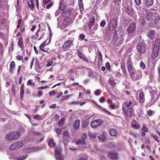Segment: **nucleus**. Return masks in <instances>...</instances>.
Instances as JSON below:
<instances>
[{
  "label": "nucleus",
  "mask_w": 160,
  "mask_h": 160,
  "mask_svg": "<svg viewBox=\"0 0 160 160\" xmlns=\"http://www.w3.org/2000/svg\"><path fill=\"white\" fill-rule=\"evenodd\" d=\"M132 102L131 101L125 102L123 103L122 105V108L123 112H126L127 110L132 107L131 105Z\"/></svg>",
  "instance_id": "obj_9"
},
{
  "label": "nucleus",
  "mask_w": 160,
  "mask_h": 160,
  "mask_svg": "<svg viewBox=\"0 0 160 160\" xmlns=\"http://www.w3.org/2000/svg\"><path fill=\"white\" fill-rule=\"evenodd\" d=\"M159 49V47H154L152 50V57L154 58H157L158 55V50Z\"/></svg>",
  "instance_id": "obj_14"
},
{
  "label": "nucleus",
  "mask_w": 160,
  "mask_h": 160,
  "mask_svg": "<svg viewBox=\"0 0 160 160\" xmlns=\"http://www.w3.org/2000/svg\"><path fill=\"white\" fill-rule=\"evenodd\" d=\"M130 75L136 79H139L141 77V73L140 71H138L136 72V71H128Z\"/></svg>",
  "instance_id": "obj_7"
},
{
  "label": "nucleus",
  "mask_w": 160,
  "mask_h": 160,
  "mask_svg": "<svg viewBox=\"0 0 160 160\" xmlns=\"http://www.w3.org/2000/svg\"><path fill=\"white\" fill-rule=\"evenodd\" d=\"M78 160H87V157L86 156H83L80 157Z\"/></svg>",
  "instance_id": "obj_45"
},
{
  "label": "nucleus",
  "mask_w": 160,
  "mask_h": 160,
  "mask_svg": "<svg viewBox=\"0 0 160 160\" xmlns=\"http://www.w3.org/2000/svg\"><path fill=\"white\" fill-rule=\"evenodd\" d=\"M156 32L153 30H151L149 31L147 34V36L151 40L153 39L155 36Z\"/></svg>",
  "instance_id": "obj_15"
},
{
  "label": "nucleus",
  "mask_w": 160,
  "mask_h": 160,
  "mask_svg": "<svg viewBox=\"0 0 160 160\" xmlns=\"http://www.w3.org/2000/svg\"><path fill=\"white\" fill-rule=\"evenodd\" d=\"M107 136V133L105 132H103L102 133V138H101L100 136H98V138L99 139L100 142H103L106 140Z\"/></svg>",
  "instance_id": "obj_18"
},
{
  "label": "nucleus",
  "mask_w": 160,
  "mask_h": 160,
  "mask_svg": "<svg viewBox=\"0 0 160 160\" xmlns=\"http://www.w3.org/2000/svg\"><path fill=\"white\" fill-rule=\"evenodd\" d=\"M65 119L63 118H62L61 120L58 122V124L59 126H62L64 123Z\"/></svg>",
  "instance_id": "obj_36"
},
{
  "label": "nucleus",
  "mask_w": 160,
  "mask_h": 160,
  "mask_svg": "<svg viewBox=\"0 0 160 160\" xmlns=\"http://www.w3.org/2000/svg\"><path fill=\"white\" fill-rule=\"evenodd\" d=\"M55 131L56 133L58 135L61 134L62 131L60 129L57 128L55 130Z\"/></svg>",
  "instance_id": "obj_46"
},
{
  "label": "nucleus",
  "mask_w": 160,
  "mask_h": 160,
  "mask_svg": "<svg viewBox=\"0 0 160 160\" xmlns=\"http://www.w3.org/2000/svg\"><path fill=\"white\" fill-rule=\"evenodd\" d=\"M145 18L148 21L152 20V17L151 14L150 13H147L145 16Z\"/></svg>",
  "instance_id": "obj_34"
},
{
  "label": "nucleus",
  "mask_w": 160,
  "mask_h": 160,
  "mask_svg": "<svg viewBox=\"0 0 160 160\" xmlns=\"http://www.w3.org/2000/svg\"><path fill=\"white\" fill-rule=\"evenodd\" d=\"M134 110L132 107H131L130 108L127 110L126 112H124L127 116L128 117H131L132 114L134 112Z\"/></svg>",
  "instance_id": "obj_17"
},
{
  "label": "nucleus",
  "mask_w": 160,
  "mask_h": 160,
  "mask_svg": "<svg viewBox=\"0 0 160 160\" xmlns=\"http://www.w3.org/2000/svg\"><path fill=\"white\" fill-rule=\"evenodd\" d=\"M154 0H144V3L146 7H150L153 4Z\"/></svg>",
  "instance_id": "obj_20"
},
{
  "label": "nucleus",
  "mask_w": 160,
  "mask_h": 160,
  "mask_svg": "<svg viewBox=\"0 0 160 160\" xmlns=\"http://www.w3.org/2000/svg\"><path fill=\"white\" fill-rule=\"evenodd\" d=\"M127 65L128 70H131L132 68V64L131 60L128 61L127 62Z\"/></svg>",
  "instance_id": "obj_30"
},
{
  "label": "nucleus",
  "mask_w": 160,
  "mask_h": 160,
  "mask_svg": "<svg viewBox=\"0 0 160 160\" xmlns=\"http://www.w3.org/2000/svg\"><path fill=\"white\" fill-rule=\"evenodd\" d=\"M56 93V92L54 90H52L50 91L49 93V95H55V94Z\"/></svg>",
  "instance_id": "obj_50"
},
{
  "label": "nucleus",
  "mask_w": 160,
  "mask_h": 160,
  "mask_svg": "<svg viewBox=\"0 0 160 160\" xmlns=\"http://www.w3.org/2000/svg\"><path fill=\"white\" fill-rule=\"evenodd\" d=\"M71 19L70 17H66L63 22V24L65 27H67L71 23Z\"/></svg>",
  "instance_id": "obj_16"
},
{
  "label": "nucleus",
  "mask_w": 160,
  "mask_h": 160,
  "mask_svg": "<svg viewBox=\"0 0 160 160\" xmlns=\"http://www.w3.org/2000/svg\"><path fill=\"white\" fill-rule=\"evenodd\" d=\"M20 135V133L18 131L12 132L7 134L6 138L9 141L14 140L19 138Z\"/></svg>",
  "instance_id": "obj_1"
},
{
  "label": "nucleus",
  "mask_w": 160,
  "mask_h": 160,
  "mask_svg": "<svg viewBox=\"0 0 160 160\" xmlns=\"http://www.w3.org/2000/svg\"><path fill=\"white\" fill-rule=\"evenodd\" d=\"M80 120L77 119L74 122L73 124V128L75 129H77L80 126Z\"/></svg>",
  "instance_id": "obj_24"
},
{
  "label": "nucleus",
  "mask_w": 160,
  "mask_h": 160,
  "mask_svg": "<svg viewBox=\"0 0 160 160\" xmlns=\"http://www.w3.org/2000/svg\"><path fill=\"white\" fill-rule=\"evenodd\" d=\"M65 13L67 15V16H69L70 17H74L76 14V12L73 11V9L72 8H66L62 14Z\"/></svg>",
  "instance_id": "obj_6"
},
{
  "label": "nucleus",
  "mask_w": 160,
  "mask_h": 160,
  "mask_svg": "<svg viewBox=\"0 0 160 160\" xmlns=\"http://www.w3.org/2000/svg\"><path fill=\"white\" fill-rule=\"evenodd\" d=\"M53 3L52 2H51L48 4L46 6V8L48 9H49L52 5Z\"/></svg>",
  "instance_id": "obj_51"
},
{
  "label": "nucleus",
  "mask_w": 160,
  "mask_h": 160,
  "mask_svg": "<svg viewBox=\"0 0 160 160\" xmlns=\"http://www.w3.org/2000/svg\"><path fill=\"white\" fill-rule=\"evenodd\" d=\"M24 93V89H21L20 95V97L21 98H23Z\"/></svg>",
  "instance_id": "obj_44"
},
{
  "label": "nucleus",
  "mask_w": 160,
  "mask_h": 160,
  "mask_svg": "<svg viewBox=\"0 0 160 160\" xmlns=\"http://www.w3.org/2000/svg\"><path fill=\"white\" fill-rule=\"evenodd\" d=\"M95 22L94 18H92L90 20V21L88 22V24L89 28L91 29L92 33H94L95 31H96L98 27V25L97 24L94 25Z\"/></svg>",
  "instance_id": "obj_3"
},
{
  "label": "nucleus",
  "mask_w": 160,
  "mask_h": 160,
  "mask_svg": "<svg viewBox=\"0 0 160 160\" xmlns=\"http://www.w3.org/2000/svg\"><path fill=\"white\" fill-rule=\"evenodd\" d=\"M146 44L143 42H141L137 45V48L138 52L140 54H143L146 51Z\"/></svg>",
  "instance_id": "obj_2"
},
{
  "label": "nucleus",
  "mask_w": 160,
  "mask_h": 160,
  "mask_svg": "<svg viewBox=\"0 0 160 160\" xmlns=\"http://www.w3.org/2000/svg\"><path fill=\"white\" fill-rule=\"evenodd\" d=\"M28 156L27 155H22L18 157L17 158V160H24L26 159Z\"/></svg>",
  "instance_id": "obj_35"
},
{
  "label": "nucleus",
  "mask_w": 160,
  "mask_h": 160,
  "mask_svg": "<svg viewBox=\"0 0 160 160\" xmlns=\"http://www.w3.org/2000/svg\"><path fill=\"white\" fill-rule=\"evenodd\" d=\"M121 0H115L113 3L115 7L117 9L120 8Z\"/></svg>",
  "instance_id": "obj_23"
},
{
  "label": "nucleus",
  "mask_w": 160,
  "mask_h": 160,
  "mask_svg": "<svg viewBox=\"0 0 160 160\" xmlns=\"http://www.w3.org/2000/svg\"><path fill=\"white\" fill-rule=\"evenodd\" d=\"M53 62L52 61H51L49 62L46 65V67H49V66H51L52 64H53Z\"/></svg>",
  "instance_id": "obj_57"
},
{
  "label": "nucleus",
  "mask_w": 160,
  "mask_h": 160,
  "mask_svg": "<svg viewBox=\"0 0 160 160\" xmlns=\"http://www.w3.org/2000/svg\"><path fill=\"white\" fill-rule=\"evenodd\" d=\"M28 6L32 10H33L34 8V3L33 0H29V2H28Z\"/></svg>",
  "instance_id": "obj_26"
},
{
  "label": "nucleus",
  "mask_w": 160,
  "mask_h": 160,
  "mask_svg": "<svg viewBox=\"0 0 160 160\" xmlns=\"http://www.w3.org/2000/svg\"><path fill=\"white\" fill-rule=\"evenodd\" d=\"M48 145L51 147H54L55 145V143L52 139H51L48 143Z\"/></svg>",
  "instance_id": "obj_32"
},
{
  "label": "nucleus",
  "mask_w": 160,
  "mask_h": 160,
  "mask_svg": "<svg viewBox=\"0 0 160 160\" xmlns=\"http://www.w3.org/2000/svg\"><path fill=\"white\" fill-rule=\"evenodd\" d=\"M18 46L22 48L23 47V40L22 38H20L18 39Z\"/></svg>",
  "instance_id": "obj_29"
},
{
  "label": "nucleus",
  "mask_w": 160,
  "mask_h": 160,
  "mask_svg": "<svg viewBox=\"0 0 160 160\" xmlns=\"http://www.w3.org/2000/svg\"><path fill=\"white\" fill-rule=\"evenodd\" d=\"M46 42L47 41H45L42 42L39 46V47H43L44 46L48 44V43L46 44Z\"/></svg>",
  "instance_id": "obj_47"
},
{
  "label": "nucleus",
  "mask_w": 160,
  "mask_h": 160,
  "mask_svg": "<svg viewBox=\"0 0 160 160\" xmlns=\"http://www.w3.org/2000/svg\"><path fill=\"white\" fill-rule=\"evenodd\" d=\"M100 92L99 90H97L95 92V94L97 96H98L100 94Z\"/></svg>",
  "instance_id": "obj_62"
},
{
  "label": "nucleus",
  "mask_w": 160,
  "mask_h": 160,
  "mask_svg": "<svg viewBox=\"0 0 160 160\" xmlns=\"http://www.w3.org/2000/svg\"><path fill=\"white\" fill-rule=\"evenodd\" d=\"M51 0H43V4L44 5H46L47 3L49 2Z\"/></svg>",
  "instance_id": "obj_52"
},
{
  "label": "nucleus",
  "mask_w": 160,
  "mask_h": 160,
  "mask_svg": "<svg viewBox=\"0 0 160 160\" xmlns=\"http://www.w3.org/2000/svg\"><path fill=\"white\" fill-rule=\"evenodd\" d=\"M33 133L34 135L36 136H40L41 134L40 132L37 131H33Z\"/></svg>",
  "instance_id": "obj_49"
},
{
  "label": "nucleus",
  "mask_w": 160,
  "mask_h": 160,
  "mask_svg": "<svg viewBox=\"0 0 160 160\" xmlns=\"http://www.w3.org/2000/svg\"><path fill=\"white\" fill-rule=\"evenodd\" d=\"M110 134L111 136L115 137H117L118 135V133L114 129H111L110 130Z\"/></svg>",
  "instance_id": "obj_21"
},
{
  "label": "nucleus",
  "mask_w": 160,
  "mask_h": 160,
  "mask_svg": "<svg viewBox=\"0 0 160 160\" xmlns=\"http://www.w3.org/2000/svg\"><path fill=\"white\" fill-rule=\"evenodd\" d=\"M108 157L112 159H116L118 158L117 153L116 152H109L108 154Z\"/></svg>",
  "instance_id": "obj_13"
},
{
  "label": "nucleus",
  "mask_w": 160,
  "mask_h": 160,
  "mask_svg": "<svg viewBox=\"0 0 160 160\" xmlns=\"http://www.w3.org/2000/svg\"><path fill=\"white\" fill-rule=\"evenodd\" d=\"M136 3L137 5H139L141 4V0H135Z\"/></svg>",
  "instance_id": "obj_58"
},
{
  "label": "nucleus",
  "mask_w": 160,
  "mask_h": 160,
  "mask_svg": "<svg viewBox=\"0 0 160 160\" xmlns=\"http://www.w3.org/2000/svg\"><path fill=\"white\" fill-rule=\"evenodd\" d=\"M136 25L135 22H133L131 23L127 29V31L128 33H133L136 28Z\"/></svg>",
  "instance_id": "obj_8"
},
{
  "label": "nucleus",
  "mask_w": 160,
  "mask_h": 160,
  "mask_svg": "<svg viewBox=\"0 0 160 160\" xmlns=\"http://www.w3.org/2000/svg\"><path fill=\"white\" fill-rule=\"evenodd\" d=\"M140 66L142 69H145L146 68L145 64L142 61H141L140 63Z\"/></svg>",
  "instance_id": "obj_38"
},
{
  "label": "nucleus",
  "mask_w": 160,
  "mask_h": 160,
  "mask_svg": "<svg viewBox=\"0 0 160 160\" xmlns=\"http://www.w3.org/2000/svg\"><path fill=\"white\" fill-rule=\"evenodd\" d=\"M92 71H90V72H88L89 76L91 78H92L93 77H96L98 76V74Z\"/></svg>",
  "instance_id": "obj_25"
},
{
  "label": "nucleus",
  "mask_w": 160,
  "mask_h": 160,
  "mask_svg": "<svg viewBox=\"0 0 160 160\" xmlns=\"http://www.w3.org/2000/svg\"><path fill=\"white\" fill-rule=\"evenodd\" d=\"M117 26V23L116 21L114 19L111 20L109 23L108 29L111 31L115 29Z\"/></svg>",
  "instance_id": "obj_5"
},
{
  "label": "nucleus",
  "mask_w": 160,
  "mask_h": 160,
  "mask_svg": "<svg viewBox=\"0 0 160 160\" xmlns=\"http://www.w3.org/2000/svg\"><path fill=\"white\" fill-rule=\"evenodd\" d=\"M78 54L80 58L82 59L85 57L83 54L80 52L78 51Z\"/></svg>",
  "instance_id": "obj_42"
},
{
  "label": "nucleus",
  "mask_w": 160,
  "mask_h": 160,
  "mask_svg": "<svg viewBox=\"0 0 160 160\" xmlns=\"http://www.w3.org/2000/svg\"><path fill=\"white\" fill-rule=\"evenodd\" d=\"M106 68L109 70L110 69L111 66L109 62H107L106 64Z\"/></svg>",
  "instance_id": "obj_48"
},
{
  "label": "nucleus",
  "mask_w": 160,
  "mask_h": 160,
  "mask_svg": "<svg viewBox=\"0 0 160 160\" xmlns=\"http://www.w3.org/2000/svg\"><path fill=\"white\" fill-rule=\"evenodd\" d=\"M38 149V148H28L25 149L24 150L25 151V152L29 153L34 152L35 151L37 150Z\"/></svg>",
  "instance_id": "obj_22"
},
{
  "label": "nucleus",
  "mask_w": 160,
  "mask_h": 160,
  "mask_svg": "<svg viewBox=\"0 0 160 160\" xmlns=\"http://www.w3.org/2000/svg\"><path fill=\"white\" fill-rule=\"evenodd\" d=\"M154 47H159L160 48V39L158 38L155 40V42L154 43Z\"/></svg>",
  "instance_id": "obj_31"
},
{
  "label": "nucleus",
  "mask_w": 160,
  "mask_h": 160,
  "mask_svg": "<svg viewBox=\"0 0 160 160\" xmlns=\"http://www.w3.org/2000/svg\"><path fill=\"white\" fill-rule=\"evenodd\" d=\"M15 67V63L14 61L11 62L10 64V68L11 69H14Z\"/></svg>",
  "instance_id": "obj_39"
},
{
  "label": "nucleus",
  "mask_w": 160,
  "mask_h": 160,
  "mask_svg": "<svg viewBox=\"0 0 160 160\" xmlns=\"http://www.w3.org/2000/svg\"><path fill=\"white\" fill-rule=\"evenodd\" d=\"M155 19L156 21L157 22H155V24L156 25V23H157V22H159V20H160V17L157 16L156 17Z\"/></svg>",
  "instance_id": "obj_55"
},
{
  "label": "nucleus",
  "mask_w": 160,
  "mask_h": 160,
  "mask_svg": "<svg viewBox=\"0 0 160 160\" xmlns=\"http://www.w3.org/2000/svg\"><path fill=\"white\" fill-rule=\"evenodd\" d=\"M22 57L19 55H18L16 57L18 61L21 60L22 59Z\"/></svg>",
  "instance_id": "obj_54"
},
{
  "label": "nucleus",
  "mask_w": 160,
  "mask_h": 160,
  "mask_svg": "<svg viewBox=\"0 0 160 160\" xmlns=\"http://www.w3.org/2000/svg\"><path fill=\"white\" fill-rule=\"evenodd\" d=\"M55 156L57 157V158L59 155L62 154L61 153V148L60 147H58L55 149Z\"/></svg>",
  "instance_id": "obj_27"
},
{
  "label": "nucleus",
  "mask_w": 160,
  "mask_h": 160,
  "mask_svg": "<svg viewBox=\"0 0 160 160\" xmlns=\"http://www.w3.org/2000/svg\"><path fill=\"white\" fill-rule=\"evenodd\" d=\"M106 24V21L104 20H102L100 23V25L102 27H104Z\"/></svg>",
  "instance_id": "obj_41"
},
{
  "label": "nucleus",
  "mask_w": 160,
  "mask_h": 160,
  "mask_svg": "<svg viewBox=\"0 0 160 160\" xmlns=\"http://www.w3.org/2000/svg\"><path fill=\"white\" fill-rule=\"evenodd\" d=\"M139 101L141 103H142L144 101V94L142 92H141L139 95Z\"/></svg>",
  "instance_id": "obj_28"
},
{
  "label": "nucleus",
  "mask_w": 160,
  "mask_h": 160,
  "mask_svg": "<svg viewBox=\"0 0 160 160\" xmlns=\"http://www.w3.org/2000/svg\"><path fill=\"white\" fill-rule=\"evenodd\" d=\"M42 93V92L41 91H39L38 92L37 95L38 97H40Z\"/></svg>",
  "instance_id": "obj_63"
},
{
  "label": "nucleus",
  "mask_w": 160,
  "mask_h": 160,
  "mask_svg": "<svg viewBox=\"0 0 160 160\" xmlns=\"http://www.w3.org/2000/svg\"><path fill=\"white\" fill-rule=\"evenodd\" d=\"M23 145V143L21 142H16L11 145L10 147V148L12 150L17 149L22 147Z\"/></svg>",
  "instance_id": "obj_10"
},
{
  "label": "nucleus",
  "mask_w": 160,
  "mask_h": 160,
  "mask_svg": "<svg viewBox=\"0 0 160 160\" xmlns=\"http://www.w3.org/2000/svg\"><path fill=\"white\" fill-rule=\"evenodd\" d=\"M105 98L104 97H102L101 98H100L99 100V101L100 102H103L104 101Z\"/></svg>",
  "instance_id": "obj_64"
},
{
  "label": "nucleus",
  "mask_w": 160,
  "mask_h": 160,
  "mask_svg": "<svg viewBox=\"0 0 160 160\" xmlns=\"http://www.w3.org/2000/svg\"><path fill=\"white\" fill-rule=\"evenodd\" d=\"M87 138V134H86L84 133L83 134L82 137H81V139L82 140V141H79L77 142L76 144V145H82L84 144H85L86 142L85 140Z\"/></svg>",
  "instance_id": "obj_11"
},
{
  "label": "nucleus",
  "mask_w": 160,
  "mask_h": 160,
  "mask_svg": "<svg viewBox=\"0 0 160 160\" xmlns=\"http://www.w3.org/2000/svg\"><path fill=\"white\" fill-rule=\"evenodd\" d=\"M73 41L71 40H67L65 42L63 45V48L65 49H67L71 47V44Z\"/></svg>",
  "instance_id": "obj_19"
},
{
  "label": "nucleus",
  "mask_w": 160,
  "mask_h": 160,
  "mask_svg": "<svg viewBox=\"0 0 160 160\" xmlns=\"http://www.w3.org/2000/svg\"><path fill=\"white\" fill-rule=\"evenodd\" d=\"M55 158L57 160H63L64 157L63 155L60 154L58 157V158L57 157H55Z\"/></svg>",
  "instance_id": "obj_37"
},
{
  "label": "nucleus",
  "mask_w": 160,
  "mask_h": 160,
  "mask_svg": "<svg viewBox=\"0 0 160 160\" xmlns=\"http://www.w3.org/2000/svg\"><path fill=\"white\" fill-rule=\"evenodd\" d=\"M124 10L128 15L132 16L134 13V10L132 7L128 6L124 8Z\"/></svg>",
  "instance_id": "obj_12"
},
{
  "label": "nucleus",
  "mask_w": 160,
  "mask_h": 160,
  "mask_svg": "<svg viewBox=\"0 0 160 160\" xmlns=\"http://www.w3.org/2000/svg\"><path fill=\"white\" fill-rule=\"evenodd\" d=\"M69 95H68L66 96H63L62 98V101L64 100H67V98L69 97L68 96H69Z\"/></svg>",
  "instance_id": "obj_53"
},
{
  "label": "nucleus",
  "mask_w": 160,
  "mask_h": 160,
  "mask_svg": "<svg viewBox=\"0 0 160 160\" xmlns=\"http://www.w3.org/2000/svg\"><path fill=\"white\" fill-rule=\"evenodd\" d=\"M142 130L143 131L146 132H148V130L147 127L144 124H143V126L142 128Z\"/></svg>",
  "instance_id": "obj_40"
},
{
  "label": "nucleus",
  "mask_w": 160,
  "mask_h": 160,
  "mask_svg": "<svg viewBox=\"0 0 160 160\" xmlns=\"http://www.w3.org/2000/svg\"><path fill=\"white\" fill-rule=\"evenodd\" d=\"M108 83L109 84H111L113 86L115 85L116 83L115 82L113 78H110L108 80Z\"/></svg>",
  "instance_id": "obj_33"
},
{
  "label": "nucleus",
  "mask_w": 160,
  "mask_h": 160,
  "mask_svg": "<svg viewBox=\"0 0 160 160\" xmlns=\"http://www.w3.org/2000/svg\"><path fill=\"white\" fill-rule=\"evenodd\" d=\"M100 108H101V109L102 111H103L104 112H106L108 113L109 115L111 114V112L107 111L106 108H104L102 107H101Z\"/></svg>",
  "instance_id": "obj_43"
},
{
  "label": "nucleus",
  "mask_w": 160,
  "mask_h": 160,
  "mask_svg": "<svg viewBox=\"0 0 160 160\" xmlns=\"http://www.w3.org/2000/svg\"><path fill=\"white\" fill-rule=\"evenodd\" d=\"M63 135L64 136H67L68 135V132L66 131H64L63 132Z\"/></svg>",
  "instance_id": "obj_56"
},
{
  "label": "nucleus",
  "mask_w": 160,
  "mask_h": 160,
  "mask_svg": "<svg viewBox=\"0 0 160 160\" xmlns=\"http://www.w3.org/2000/svg\"><path fill=\"white\" fill-rule=\"evenodd\" d=\"M103 122L101 119H96L92 121L91 122V126L92 128H96L101 126L103 123Z\"/></svg>",
  "instance_id": "obj_4"
},
{
  "label": "nucleus",
  "mask_w": 160,
  "mask_h": 160,
  "mask_svg": "<svg viewBox=\"0 0 160 160\" xmlns=\"http://www.w3.org/2000/svg\"><path fill=\"white\" fill-rule=\"evenodd\" d=\"M34 118L35 119H37L39 120L40 118V116L39 115H36L34 116Z\"/></svg>",
  "instance_id": "obj_59"
},
{
  "label": "nucleus",
  "mask_w": 160,
  "mask_h": 160,
  "mask_svg": "<svg viewBox=\"0 0 160 160\" xmlns=\"http://www.w3.org/2000/svg\"><path fill=\"white\" fill-rule=\"evenodd\" d=\"M61 12L59 10H57L56 12H55V17H57L60 13Z\"/></svg>",
  "instance_id": "obj_61"
},
{
  "label": "nucleus",
  "mask_w": 160,
  "mask_h": 160,
  "mask_svg": "<svg viewBox=\"0 0 160 160\" xmlns=\"http://www.w3.org/2000/svg\"><path fill=\"white\" fill-rule=\"evenodd\" d=\"M49 87L48 86V85H46L45 86H42V87H41L39 88H38V89H45V88H48Z\"/></svg>",
  "instance_id": "obj_60"
}]
</instances>
